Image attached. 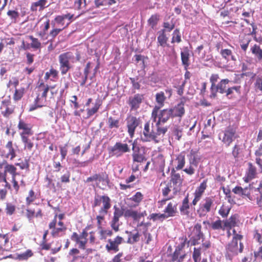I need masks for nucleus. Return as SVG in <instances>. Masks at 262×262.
Returning a JSON list of instances; mask_svg holds the SVG:
<instances>
[{
  "label": "nucleus",
  "mask_w": 262,
  "mask_h": 262,
  "mask_svg": "<svg viewBox=\"0 0 262 262\" xmlns=\"http://www.w3.org/2000/svg\"><path fill=\"white\" fill-rule=\"evenodd\" d=\"M243 238V236L235 234L233 237L232 241L226 246V256L231 260L232 258L237 255L238 253H242L244 249V245L239 243V248H238V241H241Z\"/></svg>",
  "instance_id": "nucleus-1"
},
{
  "label": "nucleus",
  "mask_w": 262,
  "mask_h": 262,
  "mask_svg": "<svg viewBox=\"0 0 262 262\" xmlns=\"http://www.w3.org/2000/svg\"><path fill=\"white\" fill-rule=\"evenodd\" d=\"M151 118L154 122L158 121V124H164L170 118H172V110L170 108L160 110L159 107H154L151 113Z\"/></svg>",
  "instance_id": "nucleus-2"
},
{
  "label": "nucleus",
  "mask_w": 262,
  "mask_h": 262,
  "mask_svg": "<svg viewBox=\"0 0 262 262\" xmlns=\"http://www.w3.org/2000/svg\"><path fill=\"white\" fill-rule=\"evenodd\" d=\"M58 58L61 74L62 75H65L71 69L70 62L74 59V55L71 52H68L61 54Z\"/></svg>",
  "instance_id": "nucleus-3"
},
{
  "label": "nucleus",
  "mask_w": 262,
  "mask_h": 262,
  "mask_svg": "<svg viewBox=\"0 0 262 262\" xmlns=\"http://www.w3.org/2000/svg\"><path fill=\"white\" fill-rule=\"evenodd\" d=\"M130 148L127 143L117 142L114 146L108 148L109 154L111 156L119 158L125 153L130 151Z\"/></svg>",
  "instance_id": "nucleus-4"
},
{
  "label": "nucleus",
  "mask_w": 262,
  "mask_h": 262,
  "mask_svg": "<svg viewBox=\"0 0 262 262\" xmlns=\"http://www.w3.org/2000/svg\"><path fill=\"white\" fill-rule=\"evenodd\" d=\"M236 129L231 126L227 127L219 134V138L228 147L236 138Z\"/></svg>",
  "instance_id": "nucleus-5"
},
{
  "label": "nucleus",
  "mask_w": 262,
  "mask_h": 262,
  "mask_svg": "<svg viewBox=\"0 0 262 262\" xmlns=\"http://www.w3.org/2000/svg\"><path fill=\"white\" fill-rule=\"evenodd\" d=\"M202 226L200 224H196L192 231L191 237L188 243H191V245H196L203 242L204 239V235L201 231Z\"/></svg>",
  "instance_id": "nucleus-6"
},
{
  "label": "nucleus",
  "mask_w": 262,
  "mask_h": 262,
  "mask_svg": "<svg viewBox=\"0 0 262 262\" xmlns=\"http://www.w3.org/2000/svg\"><path fill=\"white\" fill-rule=\"evenodd\" d=\"M213 204V200L210 197L206 198L199 205L197 212L200 217L205 216L207 213L210 211L211 208Z\"/></svg>",
  "instance_id": "nucleus-7"
},
{
  "label": "nucleus",
  "mask_w": 262,
  "mask_h": 262,
  "mask_svg": "<svg viewBox=\"0 0 262 262\" xmlns=\"http://www.w3.org/2000/svg\"><path fill=\"white\" fill-rule=\"evenodd\" d=\"M113 217L110 222V225L112 228L116 232L119 230V218L124 215L123 210L118 207L116 205L114 206Z\"/></svg>",
  "instance_id": "nucleus-8"
},
{
  "label": "nucleus",
  "mask_w": 262,
  "mask_h": 262,
  "mask_svg": "<svg viewBox=\"0 0 262 262\" xmlns=\"http://www.w3.org/2000/svg\"><path fill=\"white\" fill-rule=\"evenodd\" d=\"M230 82V80L228 79H224L221 80V81L216 85L212 89H210L211 90V98H215L216 96L217 92H219L221 94H226V91L227 90V85Z\"/></svg>",
  "instance_id": "nucleus-9"
},
{
  "label": "nucleus",
  "mask_w": 262,
  "mask_h": 262,
  "mask_svg": "<svg viewBox=\"0 0 262 262\" xmlns=\"http://www.w3.org/2000/svg\"><path fill=\"white\" fill-rule=\"evenodd\" d=\"M123 241L122 237L117 236L114 239H108L105 248L108 252L114 251L117 252L119 251V245Z\"/></svg>",
  "instance_id": "nucleus-10"
},
{
  "label": "nucleus",
  "mask_w": 262,
  "mask_h": 262,
  "mask_svg": "<svg viewBox=\"0 0 262 262\" xmlns=\"http://www.w3.org/2000/svg\"><path fill=\"white\" fill-rule=\"evenodd\" d=\"M140 120L134 116L129 117L127 120V127L128 134L133 137L136 128L139 125Z\"/></svg>",
  "instance_id": "nucleus-11"
},
{
  "label": "nucleus",
  "mask_w": 262,
  "mask_h": 262,
  "mask_svg": "<svg viewBox=\"0 0 262 262\" xmlns=\"http://www.w3.org/2000/svg\"><path fill=\"white\" fill-rule=\"evenodd\" d=\"M132 145V150L133 151L132 156L133 161L139 163L145 161L146 158L144 156V152L141 150L140 147L137 146L135 142H134Z\"/></svg>",
  "instance_id": "nucleus-12"
},
{
  "label": "nucleus",
  "mask_w": 262,
  "mask_h": 262,
  "mask_svg": "<svg viewBox=\"0 0 262 262\" xmlns=\"http://www.w3.org/2000/svg\"><path fill=\"white\" fill-rule=\"evenodd\" d=\"M2 155L5 158L13 160L16 156L15 150L13 147L12 142L9 141L4 147Z\"/></svg>",
  "instance_id": "nucleus-13"
},
{
  "label": "nucleus",
  "mask_w": 262,
  "mask_h": 262,
  "mask_svg": "<svg viewBox=\"0 0 262 262\" xmlns=\"http://www.w3.org/2000/svg\"><path fill=\"white\" fill-rule=\"evenodd\" d=\"M143 134L144 137L142 138V140L144 141H149L151 140H156L154 132V125L153 123H152L151 129L150 128V125L148 122H146L145 124Z\"/></svg>",
  "instance_id": "nucleus-14"
},
{
  "label": "nucleus",
  "mask_w": 262,
  "mask_h": 262,
  "mask_svg": "<svg viewBox=\"0 0 262 262\" xmlns=\"http://www.w3.org/2000/svg\"><path fill=\"white\" fill-rule=\"evenodd\" d=\"M143 99V95L139 94L135 95L133 97H129L128 104L131 107V110H136L138 108Z\"/></svg>",
  "instance_id": "nucleus-15"
},
{
  "label": "nucleus",
  "mask_w": 262,
  "mask_h": 262,
  "mask_svg": "<svg viewBox=\"0 0 262 262\" xmlns=\"http://www.w3.org/2000/svg\"><path fill=\"white\" fill-rule=\"evenodd\" d=\"M164 214L166 215L165 218L173 217L175 216L177 211V203L174 202H169L164 210Z\"/></svg>",
  "instance_id": "nucleus-16"
},
{
  "label": "nucleus",
  "mask_w": 262,
  "mask_h": 262,
  "mask_svg": "<svg viewBox=\"0 0 262 262\" xmlns=\"http://www.w3.org/2000/svg\"><path fill=\"white\" fill-rule=\"evenodd\" d=\"M169 108L172 110V118H182L185 114L184 103L183 102L178 103L173 107Z\"/></svg>",
  "instance_id": "nucleus-17"
},
{
  "label": "nucleus",
  "mask_w": 262,
  "mask_h": 262,
  "mask_svg": "<svg viewBox=\"0 0 262 262\" xmlns=\"http://www.w3.org/2000/svg\"><path fill=\"white\" fill-rule=\"evenodd\" d=\"M50 21L49 19H47L40 26V31L37 33V35L42 40H46L48 38L47 34L48 30L50 28Z\"/></svg>",
  "instance_id": "nucleus-18"
},
{
  "label": "nucleus",
  "mask_w": 262,
  "mask_h": 262,
  "mask_svg": "<svg viewBox=\"0 0 262 262\" xmlns=\"http://www.w3.org/2000/svg\"><path fill=\"white\" fill-rule=\"evenodd\" d=\"M47 0H38L37 2L32 3L30 10L33 12L37 11L38 10L39 11H42L45 8L49 7V5L47 4Z\"/></svg>",
  "instance_id": "nucleus-19"
},
{
  "label": "nucleus",
  "mask_w": 262,
  "mask_h": 262,
  "mask_svg": "<svg viewBox=\"0 0 262 262\" xmlns=\"http://www.w3.org/2000/svg\"><path fill=\"white\" fill-rule=\"evenodd\" d=\"M18 128L20 130H23V132L20 134V137L23 136H27L28 135H32L31 127L30 124L25 123L23 120L20 119L18 124Z\"/></svg>",
  "instance_id": "nucleus-20"
},
{
  "label": "nucleus",
  "mask_w": 262,
  "mask_h": 262,
  "mask_svg": "<svg viewBox=\"0 0 262 262\" xmlns=\"http://www.w3.org/2000/svg\"><path fill=\"white\" fill-rule=\"evenodd\" d=\"M102 207L99 210V213L101 214H106L108 210L111 207V199L107 195H102Z\"/></svg>",
  "instance_id": "nucleus-21"
},
{
  "label": "nucleus",
  "mask_w": 262,
  "mask_h": 262,
  "mask_svg": "<svg viewBox=\"0 0 262 262\" xmlns=\"http://www.w3.org/2000/svg\"><path fill=\"white\" fill-rule=\"evenodd\" d=\"M156 123L154 126V132L155 134V139L160 136H163L167 131L168 128L167 127L162 126L163 123H159L158 124V121L155 122Z\"/></svg>",
  "instance_id": "nucleus-22"
},
{
  "label": "nucleus",
  "mask_w": 262,
  "mask_h": 262,
  "mask_svg": "<svg viewBox=\"0 0 262 262\" xmlns=\"http://www.w3.org/2000/svg\"><path fill=\"white\" fill-rule=\"evenodd\" d=\"M186 254L182 252V251L176 248L174 252L171 254V260L173 262H183V259L185 257Z\"/></svg>",
  "instance_id": "nucleus-23"
},
{
  "label": "nucleus",
  "mask_w": 262,
  "mask_h": 262,
  "mask_svg": "<svg viewBox=\"0 0 262 262\" xmlns=\"http://www.w3.org/2000/svg\"><path fill=\"white\" fill-rule=\"evenodd\" d=\"M97 182L99 183L102 182V184L104 186L101 188L102 189H104L106 186H109L110 181L107 174L104 173H97Z\"/></svg>",
  "instance_id": "nucleus-24"
},
{
  "label": "nucleus",
  "mask_w": 262,
  "mask_h": 262,
  "mask_svg": "<svg viewBox=\"0 0 262 262\" xmlns=\"http://www.w3.org/2000/svg\"><path fill=\"white\" fill-rule=\"evenodd\" d=\"M155 98L158 105L154 107H159V108H161L164 106V102L166 99L164 92L161 91L157 93L155 95Z\"/></svg>",
  "instance_id": "nucleus-25"
},
{
  "label": "nucleus",
  "mask_w": 262,
  "mask_h": 262,
  "mask_svg": "<svg viewBox=\"0 0 262 262\" xmlns=\"http://www.w3.org/2000/svg\"><path fill=\"white\" fill-rule=\"evenodd\" d=\"M189 199H188V194L187 193V195L184 199L182 201V204L180 208V210L181 214L182 215H188L189 212L188 211V209H189Z\"/></svg>",
  "instance_id": "nucleus-26"
},
{
  "label": "nucleus",
  "mask_w": 262,
  "mask_h": 262,
  "mask_svg": "<svg viewBox=\"0 0 262 262\" xmlns=\"http://www.w3.org/2000/svg\"><path fill=\"white\" fill-rule=\"evenodd\" d=\"M171 174V181L172 182L173 184L176 187L180 186L182 185L183 181L181 178L180 174L178 173H176L174 168L172 169Z\"/></svg>",
  "instance_id": "nucleus-27"
},
{
  "label": "nucleus",
  "mask_w": 262,
  "mask_h": 262,
  "mask_svg": "<svg viewBox=\"0 0 262 262\" xmlns=\"http://www.w3.org/2000/svg\"><path fill=\"white\" fill-rule=\"evenodd\" d=\"M159 35L157 37L158 42L159 45L162 47L168 46L167 42L168 38L166 36L164 30H161L159 32Z\"/></svg>",
  "instance_id": "nucleus-28"
},
{
  "label": "nucleus",
  "mask_w": 262,
  "mask_h": 262,
  "mask_svg": "<svg viewBox=\"0 0 262 262\" xmlns=\"http://www.w3.org/2000/svg\"><path fill=\"white\" fill-rule=\"evenodd\" d=\"M181 58L182 64L184 67L185 70H187L190 65L189 53L188 51H182L181 53Z\"/></svg>",
  "instance_id": "nucleus-29"
},
{
  "label": "nucleus",
  "mask_w": 262,
  "mask_h": 262,
  "mask_svg": "<svg viewBox=\"0 0 262 262\" xmlns=\"http://www.w3.org/2000/svg\"><path fill=\"white\" fill-rule=\"evenodd\" d=\"M256 174V167L251 163H248V170L247 172V178L245 180L248 182V180H252L254 179Z\"/></svg>",
  "instance_id": "nucleus-30"
},
{
  "label": "nucleus",
  "mask_w": 262,
  "mask_h": 262,
  "mask_svg": "<svg viewBox=\"0 0 262 262\" xmlns=\"http://www.w3.org/2000/svg\"><path fill=\"white\" fill-rule=\"evenodd\" d=\"M16 168L12 164H6L4 166V172L7 176L8 173L10 174L12 178H15L18 173L16 172Z\"/></svg>",
  "instance_id": "nucleus-31"
},
{
  "label": "nucleus",
  "mask_w": 262,
  "mask_h": 262,
  "mask_svg": "<svg viewBox=\"0 0 262 262\" xmlns=\"http://www.w3.org/2000/svg\"><path fill=\"white\" fill-rule=\"evenodd\" d=\"M250 50L259 61L262 60V49L260 48L259 46L255 44L251 47Z\"/></svg>",
  "instance_id": "nucleus-32"
},
{
  "label": "nucleus",
  "mask_w": 262,
  "mask_h": 262,
  "mask_svg": "<svg viewBox=\"0 0 262 262\" xmlns=\"http://www.w3.org/2000/svg\"><path fill=\"white\" fill-rule=\"evenodd\" d=\"M237 216L236 214L231 215L228 219L223 221L224 227L230 228L234 227L236 224Z\"/></svg>",
  "instance_id": "nucleus-33"
},
{
  "label": "nucleus",
  "mask_w": 262,
  "mask_h": 262,
  "mask_svg": "<svg viewBox=\"0 0 262 262\" xmlns=\"http://www.w3.org/2000/svg\"><path fill=\"white\" fill-rule=\"evenodd\" d=\"M101 105V103H100V101L99 100H97L94 104V106L91 108H87L86 109V111H87V117L86 118H89L91 116H93L94 114H95V113H96L100 106Z\"/></svg>",
  "instance_id": "nucleus-34"
},
{
  "label": "nucleus",
  "mask_w": 262,
  "mask_h": 262,
  "mask_svg": "<svg viewBox=\"0 0 262 262\" xmlns=\"http://www.w3.org/2000/svg\"><path fill=\"white\" fill-rule=\"evenodd\" d=\"M207 187V180L203 181V182L201 183L200 186L196 189L194 195L198 196L199 198H201L203 193H204L205 190Z\"/></svg>",
  "instance_id": "nucleus-35"
},
{
  "label": "nucleus",
  "mask_w": 262,
  "mask_h": 262,
  "mask_svg": "<svg viewBox=\"0 0 262 262\" xmlns=\"http://www.w3.org/2000/svg\"><path fill=\"white\" fill-rule=\"evenodd\" d=\"M188 156L189 157V165L197 167L199 162L197 160L198 158L196 156V152L191 150Z\"/></svg>",
  "instance_id": "nucleus-36"
},
{
  "label": "nucleus",
  "mask_w": 262,
  "mask_h": 262,
  "mask_svg": "<svg viewBox=\"0 0 262 262\" xmlns=\"http://www.w3.org/2000/svg\"><path fill=\"white\" fill-rule=\"evenodd\" d=\"M202 251V248L201 247H199V248H194L193 252L192 253V258L194 262H200Z\"/></svg>",
  "instance_id": "nucleus-37"
},
{
  "label": "nucleus",
  "mask_w": 262,
  "mask_h": 262,
  "mask_svg": "<svg viewBox=\"0 0 262 262\" xmlns=\"http://www.w3.org/2000/svg\"><path fill=\"white\" fill-rule=\"evenodd\" d=\"M178 164L176 167L177 170H180L183 168L185 163V156L182 154H180L178 155L176 159Z\"/></svg>",
  "instance_id": "nucleus-38"
},
{
  "label": "nucleus",
  "mask_w": 262,
  "mask_h": 262,
  "mask_svg": "<svg viewBox=\"0 0 262 262\" xmlns=\"http://www.w3.org/2000/svg\"><path fill=\"white\" fill-rule=\"evenodd\" d=\"M160 19V15L158 14L152 15L148 20V23L149 26L154 29L157 25Z\"/></svg>",
  "instance_id": "nucleus-39"
},
{
  "label": "nucleus",
  "mask_w": 262,
  "mask_h": 262,
  "mask_svg": "<svg viewBox=\"0 0 262 262\" xmlns=\"http://www.w3.org/2000/svg\"><path fill=\"white\" fill-rule=\"evenodd\" d=\"M125 232L127 233V234H129V237H128V239L127 240V243H129V244H134L135 243H136L137 242H138L139 241V238H140V234L139 233V232L137 231V232L133 235V236L131 237L132 236V232H129L128 231H126Z\"/></svg>",
  "instance_id": "nucleus-40"
},
{
  "label": "nucleus",
  "mask_w": 262,
  "mask_h": 262,
  "mask_svg": "<svg viewBox=\"0 0 262 262\" xmlns=\"http://www.w3.org/2000/svg\"><path fill=\"white\" fill-rule=\"evenodd\" d=\"M22 142L24 143L25 146V148L27 149L28 150H31L34 146L33 143L30 140L28 136L21 137Z\"/></svg>",
  "instance_id": "nucleus-41"
},
{
  "label": "nucleus",
  "mask_w": 262,
  "mask_h": 262,
  "mask_svg": "<svg viewBox=\"0 0 262 262\" xmlns=\"http://www.w3.org/2000/svg\"><path fill=\"white\" fill-rule=\"evenodd\" d=\"M107 124L109 128H118L119 127V120L118 119H115L112 117H110L108 118Z\"/></svg>",
  "instance_id": "nucleus-42"
},
{
  "label": "nucleus",
  "mask_w": 262,
  "mask_h": 262,
  "mask_svg": "<svg viewBox=\"0 0 262 262\" xmlns=\"http://www.w3.org/2000/svg\"><path fill=\"white\" fill-rule=\"evenodd\" d=\"M33 255V253L31 250H27L25 252L20 253L19 254H18L17 255V259H18L19 260H27L29 257H31Z\"/></svg>",
  "instance_id": "nucleus-43"
},
{
  "label": "nucleus",
  "mask_w": 262,
  "mask_h": 262,
  "mask_svg": "<svg viewBox=\"0 0 262 262\" xmlns=\"http://www.w3.org/2000/svg\"><path fill=\"white\" fill-rule=\"evenodd\" d=\"M223 222L221 220H218L211 223V227L213 230H224L226 227H224V224L223 225Z\"/></svg>",
  "instance_id": "nucleus-44"
},
{
  "label": "nucleus",
  "mask_w": 262,
  "mask_h": 262,
  "mask_svg": "<svg viewBox=\"0 0 262 262\" xmlns=\"http://www.w3.org/2000/svg\"><path fill=\"white\" fill-rule=\"evenodd\" d=\"M65 28V27H63L62 28H53L50 31L49 34L48 35V37H51L52 39L49 40L48 41L52 42V40L56 37L59 33L62 31V30Z\"/></svg>",
  "instance_id": "nucleus-45"
},
{
  "label": "nucleus",
  "mask_w": 262,
  "mask_h": 262,
  "mask_svg": "<svg viewBox=\"0 0 262 262\" xmlns=\"http://www.w3.org/2000/svg\"><path fill=\"white\" fill-rule=\"evenodd\" d=\"M163 29L161 30H164V33L166 32H170L175 27L174 24L171 21V22H164L163 24Z\"/></svg>",
  "instance_id": "nucleus-46"
},
{
  "label": "nucleus",
  "mask_w": 262,
  "mask_h": 262,
  "mask_svg": "<svg viewBox=\"0 0 262 262\" xmlns=\"http://www.w3.org/2000/svg\"><path fill=\"white\" fill-rule=\"evenodd\" d=\"M250 25H251V26L252 27V31L251 33L250 34L251 35H252V36H253V38H254L255 41H256V42H259V43L261 42H262V37H261V36L257 37L256 36V33H257V32H256L257 27H256V26L255 25L254 23H252Z\"/></svg>",
  "instance_id": "nucleus-47"
},
{
  "label": "nucleus",
  "mask_w": 262,
  "mask_h": 262,
  "mask_svg": "<svg viewBox=\"0 0 262 262\" xmlns=\"http://www.w3.org/2000/svg\"><path fill=\"white\" fill-rule=\"evenodd\" d=\"M254 87L255 90L257 91L262 92V77L257 76L255 79V81L254 83Z\"/></svg>",
  "instance_id": "nucleus-48"
},
{
  "label": "nucleus",
  "mask_w": 262,
  "mask_h": 262,
  "mask_svg": "<svg viewBox=\"0 0 262 262\" xmlns=\"http://www.w3.org/2000/svg\"><path fill=\"white\" fill-rule=\"evenodd\" d=\"M29 38L32 41L31 47L35 49H38L41 47V43L36 38L34 37L33 36H29Z\"/></svg>",
  "instance_id": "nucleus-49"
},
{
  "label": "nucleus",
  "mask_w": 262,
  "mask_h": 262,
  "mask_svg": "<svg viewBox=\"0 0 262 262\" xmlns=\"http://www.w3.org/2000/svg\"><path fill=\"white\" fill-rule=\"evenodd\" d=\"M242 148L241 145L238 144H235L232 149V155L235 159L238 158L239 155L242 152Z\"/></svg>",
  "instance_id": "nucleus-50"
},
{
  "label": "nucleus",
  "mask_w": 262,
  "mask_h": 262,
  "mask_svg": "<svg viewBox=\"0 0 262 262\" xmlns=\"http://www.w3.org/2000/svg\"><path fill=\"white\" fill-rule=\"evenodd\" d=\"M230 211V208L228 207H225L223 205L219 211V213L223 217H226L228 215Z\"/></svg>",
  "instance_id": "nucleus-51"
},
{
  "label": "nucleus",
  "mask_w": 262,
  "mask_h": 262,
  "mask_svg": "<svg viewBox=\"0 0 262 262\" xmlns=\"http://www.w3.org/2000/svg\"><path fill=\"white\" fill-rule=\"evenodd\" d=\"M173 37L172 38L171 42L173 43L176 41L179 43L181 41V34L179 29H176L173 32Z\"/></svg>",
  "instance_id": "nucleus-52"
},
{
  "label": "nucleus",
  "mask_w": 262,
  "mask_h": 262,
  "mask_svg": "<svg viewBox=\"0 0 262 262\" xmlns=\"http://www.w3.org/2000/svg\"><path fill=\"white\" fill-rule=\"evenodd\" d=\"M58 73V72L57 70L52 68L50 70L49 72H46L45 76V79L47 80L49 79L50 77L55 78L57 77Z\"/></svg>",
  "instance_id": "nucleus-53"
},
{
  "label": "nucleus",
  "mask_w": 262,
  "mask_h": 262,
  "mask_svg": "<svg viewBox=\"0 0 262 262\" xmlns=\"http://www.w3.org/2000/svg\"><path fill=\"white\" fill-rule=\"evenodd\" d=\"M36 199V196L35 195V193L34 191L31 189L29 192V195L26 198V204L28 205L31 204Z\"/></svg>",
  "instance_id": "nucleus-54"
},
{
  "label": "nucleus",
  "mask_w": 262,
  "mask_h": 262,
  "mask_svg": "<svg viewBox=\"0 0 262 262\" xmlns=\"http://www.w3.org/2000/svg\"><path fill=\"white\" fill-rule=\"evenodd\" d=\"M220 54L222 57L227 60H229V57L232 55V52L229 49H222Z\"/></svg>",
  "instance_id": "nucleus-55"
},
{
  "label": "nucleus",
  "mask_w": 262,
  "mask_h": 262,
  "mask_svg": "<svg viewBox=\"0 0 262 262\" xmlns=\"http://www.w3.org/2000/svg\"><path fill=\"white\" fill-rule=\"evenodd\" d=\"M241 86H234L230 88H228L226 91V96H228L233 94V91H235L238 94H240Z\"/></svg>",
  "instance_id": "nucleus-56"
},
{
  "label": "nucleus",
  "mask_w": 262,
  "mask_h": 262,
  "mask_svg": "<svg viewBox=\"0 0 262 262\" xmlns=\"http://www.w3.org/2000/svg\"><path fill=\"white\" fill-rule=\"evenodd\" d=\"M142 199L143 195L140 192H136L135 195L130 198V200L137 203H140Z\"/></svg>",
  "instance_id": "nucleus-57"
},
{
  "label": "nucleus",
  "mask_w": 262,
  "mask_h": 262,
  "mask_svg": "<svg viewBox=\"0 0 262 262\" xmlns=\"http://www.w3.org/2000/svg\"><path fill=\"white\" fill-rule=\"evenodd\" d=\"M102 202V195H99L98 194L95 195L94 197V203L92 205L93 208L100 206Z\"/></svg>",
  "instance_id": "nucleus-58"
},
{
  "label": "nucleus",
  "mask_w": 262,
  "mask_h": 262,
  "mask_svg": "<svg viewBox=\"0 0 262 262\" xmlns=\"http://www.w3.org/2000/svg\"><path fill=\"white\" fill-rule=\"evenodd\" d=\"M165 214L152 213L149 216L148 218L153 221H155L158 219H165Z\"/></svg>",
  "instance_id": "nucleus-59"
},
{
  "label": "nucleus",
  "mask_w": 262,
  "mask_h": 262,
  "mask_svg": "<svg viewBox=\"0 0 262 262\" xmlns=\"http://www.w3.org/2000/svg\"><path fill=\"white\" fill-rule=\"evenodd\" d=\"M251 41V39L249 38L246 39L245 41L242 40L240 41V46L241 49L244 51L246 52L248 49L249 43Z\"/></svg>",
  "instance_id": "nucleus-60"
},
{
  "label": "nucleus",
  "mask_w": 262,
  "mask_h": 262,
  "mask_svg": "<svg viewBox=\"0 0 262 262\" xmlns=\"http://www.w3.org/2000/svg\"><path fill=\"white\" fill-rule=\"evenodd\" d=\"M66 229L67 228L66 227L55 228L54 229L52 230L51 234L54 237L58 236L59 232L65 231Z\"/></svg>",
  "instance_id": "nucleus-61"
},
{
  "label": "nucleus",
  "mask_w": 262,
  "mask_h": 262,
  "mask_svg": "<svg viewBox=\"0 0 262 262\" xmlns=\"http://www.w3.org/2000/svg\"><path fill=\"white\" fill-rule=\"evenodd\" d=\"M6 210L7 214L12 215L15 210V207L11 204L7 203Z\"/></svg>",
  "instance_id": "nucleus-62"
},
{
  "label": "nucleus",
  "mask_w": 262,
  "mask_h": 262,
  "mask_svg": "<svg viewBox=\"0 0 262 262\" xmlns=\"http://www.w3.org/2000/svg\"><path fill=\"white\" fill-rule=\"evenodd\" d=\"M130 82L132 84L133 88L134 89L139 90L140 89L141 85L139 82L137 81L138 78H129Z\"/></svg>",
  "instance_id": "nucleus-63"
},
{
  "label": "nucleus",
  "mask_w": 262,
  "mask_h": 262,
  "mask_svg": "<svg viewBox=\"0 0 262 262\" xmlns=\"http://www.w3.org/2000/svg\"><path fill=\"white\" fill-rule=\"evenodd\" d=\"M255 259L260 261L262 259V246H260L257 251L254 252Z\"/></svg>",
  "instance_id": "nucleus-64"
}]
</instances>
